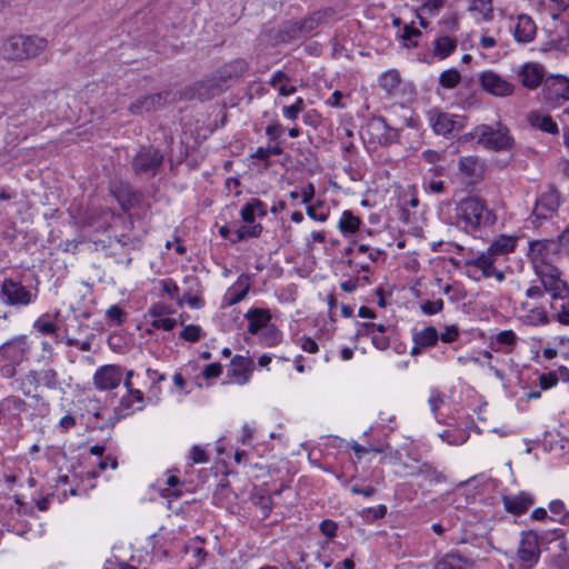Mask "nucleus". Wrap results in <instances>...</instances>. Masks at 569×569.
Segmentation results:
<instances>
[{"mask_svg":"<svg viewBox=\"0 0 569 569\" xmlns=\"http://www.w3.org/2000/svg\"><path fill=\"white\" fill-rule=\"evenodd\" d=\"M559 243L553 240H535L529 244V259L535 272L552 299H565L569 296V287L560 278V271L553 264L558 253Z\"/></svg>","mask_w":569,"mask_h":569,"instance_id":"nucleus-1","label":"nucleus"},{"mask_svg":"<svg viewBox=\"0 0 569 569\" xmlns=\"http://www.w3.org/2000/svg\"><path fill=\"white\" fill-rule=\"evenodd\" d=\"M47 46L42 37L12 34L0 42V56L9 61H27L37 58Z\"/></svg>","mask_w":569,"mask_h":569,"instance_id":"nucleus-2","label":"nucleus"},{"mask_svg":"<svg viewBox=\"0 0 569 569\" xmlns=\"http://www.w3.org/2000/svg\"><path fill=\"white\" fill-rule=\"evenodd\" d=\"M456 214L459 221L470 229L493 224L496 221V216L487 208L485 201L476 197L461 200L456 208Z\"/></svg>","mask_w":569,"mask_h":569,"instance_id":"nucleus-3","label":"nucleus"},{"mask_svg":"<svg viewBox=\"0 0 569 569\" xmlns=\"http://www.w3.org/2000/svg\"><path fill=\"white\" fill-rule=\"evenodd\" d=\"M476 139L479 144L495 151H508L515 146V140L506 127L492 128L487 124L477 126L471 132L462 137L463 141Z\"/></svg>","mask_w":569,"mask_h":569,"instance_id":"nucleus-4","label":"nucleus"},{"mask_svg":"<svg viewBox=\"0 0 569 569\" xmlns=\"http://www.w3.org/2000/svg\"><path fill=\"white\" fill-rule=\"evenodd\" d=\"M428 119L433 131L443 137L457 133L466 127L465 117L438 110L429 111Z\"/></svg>","mask_w":569,"mask_h":569,"instance_id":"nucleus-5","label":"nucleus"},{"mask_svg":"<svg viewBox=\"0 0 569 569\" xmlns=\"http://www.w3.org/2000/svg\"><path fill=\"white\" fill-rule=\"evenodd\" d=\"M0 297L6 305L18 307L28 306L36 299L34 293L12 279L3 280L0 287Z\"/></svg>","mask_w":569,"mask_h":569,"instance_id":"nucleus-6","label":"nucleus"},{"mask_svg":"<svg viewBox=\"0 0 569 569\" xmlns=\"http://www.w3.org/2000/svg\"><path fill=\"white\" fill-rule=\"evenodd\" d=\"M543 98L550 107H558L569 101V78L550 77L543 84Z\"/></svg>","mask_w":569,"mask_h":569,"instance_id":"nucleus-7","label":"nucleus"},{"mask_svg":"<svg viewBox=\"0 0 569 569\" xmlns=\"http://www.w3.org/2000/svg\"><path fill=\"white\" fill-rule=\"evenodd\" d=\"M173 100V94L170 91L147 94L139 97L133 101L128 110L132 114H143L146 112L158 110L164 107L169 101Z\"/></svg>","mask_w":569,"mask_h":569,"instance_id":"nucleus-8","label":"nucleus"},{"mask_svg":"<svg viewBox=\"0 0 569 569\" xmlns=\"http://www.w3.org/2000/svg\"><path fill=\"white\" fill-rule=\"evenodd\" d=\"M123 379V372L119 366L106 365L93 375V385L98 390L107 391L117 388Z\"/></svg>","mask_w":569,"mask_h":569,"instance_id":"nucleus-9","label":"nucleus"},{"mask_svg":"<svg viewBox=\"0 0 569 569\" xmlns=\"http://www.w3.org/2000/svg\"><path fill=\"white\" fill-rule=\"evenodd\" d=\"M162 161V156L153 148H142L133 160V169L138 174L154 176Z\"/></svg>","mask_w":569,"mask_h":569,"instance_id":"nucleus-10","label":"nucleus"},{"mask_svg":"<svg viewBox=\"0 0 569 569\" xmlns=\"http://www.w3.org/2000/svg\"><path fill=\"white\" fill-rule=\"evenodd\" d=\"M517 557L523 568H531L539 557L538 538L535 533H525L521 538Z\"/></svg>","mask_w":569,"mask_h":569,"instance_id":"nucleus-11","label":"nucleus"},{"mask_svg":"<svg viewBox=\"0 0 569 569\" xmlns=\"http://www.w3.org/2000/svg\"><path fill=\"white\" fill-rule=\"evenodd\" d=\"M480 83L485 91L496 97H508L513 92V86L492 71L482 72Z\"/></svg>","mask_w":569,"mask_h":569,"instance_id":"nucleus-12","label":"nucleus"},{"mask_svg":"<svg viewBox=\"0 0 569 569\" xmlns=\"http://www.w3.org/2000/svg\"><path fill=\"white\" fill-rule=\"evenodd\" d=\"M560 206V194L557 190L550 189L543 192L536 202L533 214L537 218L546 219L553 214Z\"/></svg>","mask_w":569,"mask_h":569,"instance_id":"nucleus-13","label":"nucleus"},{"mask_svg":"<svg viewBox=\"0 0 569 569\" xmlns=\"http://www.w3.org/2000/svg\"><path fill=\"white\" fill-rule=\"evenodd\" d=\"M171 313V308L166 303L158 302L153 305L149 309V315L152 318L151 326L156 329H162L164 331L172 330L176 327L177 321L169 317Z\"/></svg>","mask_w":569,"mask_h":569,"instance_id":"nucleus-14","label":"nucleus"},{"mask_svg":"<svg viewBox=\"0 0 569 569\" xmlns=\"http://www.w3.org/2000/svg\"><path fill=\"white\" fill-rule=\"evenodd\" d=\"M545 77V70L542 66L528 62L525 63L519 71V79L523 87L527 89L533 90L538 88Z\"/></svg>","mask_w":569,"mask_h":569,"instance_id":"nucleus-15","label":"nucleus"},{"mask_svg":"<svg viewBox=\"0 0 569 569\" xmlns=\"http://www.w3.org/2000/svg\"><path fill=\"white\" fill-rule=\"evenodd\" d=\"M519 312V318L528 326H542L549 322L547 312L541 307H531L528 302H522Z\"/></svg>","mask_w":569,"mask_h":569,"instance_id":"nucleus-16","label":"nucleus"},{"mask_svg":"<svg viewBox=\"0 0 569 569\" xmlns=\"http://www.w3.org/2000/svg\"><path fill=\"white\" fill-rule=\"evenodd\" d=\"M459 171L470 179H479L485 173V162L473 156L462 157L458 162Z\"/></svg>","mask_w":569,"mask_h":569,"instance_id":"nucleus-17","label":"nucleus"},{"mask_svg":"<svg viewBox=\"0 0 569 569\" xmlns=\"http://www.w3.org/2000/svg\"><path fill=\"white\" fill-rule=\"evenodd\" d=\"M536 24L529 16L520 14L515 28V38L518 42L527 43L536 36Z\"/></svg>","mask_w":569,"mask_h":569,"instance_id":"nucleus-18","label":"nucleus"},{"mask_svg":"<svg viewBox=\"0 0 569 569\" xmlns=\"http://www.w3.org/2000/svg\"><path fill=\"white\" fill-rule=\"evenodd\" d=\"M528 121L533 128L545 131L547 133H559L558 124L552 120V118L549 114L542 113L540 111H532L528 114Z\"/></svg>","mask_w":569,"mask_h":569,"instance_id":"nucleus-19","label":"nucleus"},{"mask_svg":"<svg viewBox=\"0 0 569 569\" xmlns=\"http://www.w3.org/2000/svg\"><path fill=\"white\" fill-rule=\"evenodd\" d=\"M249 320L248 331L252 335L262 331L269 326L271 316L268 310L254 309L247 313Z\"/></svg>","mask_w":569,"mask_h":569,"instance_id":"nucleus-20","label":"nucleus"},{"mask_svg":"<svg viewBox=\"0 0 569 569\" xmlns=\"http://www.w3.org/2000/svg\"><path fill=\"white\" fill-rule=\"evenodd\" d=\"M269 84L278 90L280 96H289L296 92V87L291 83L290 77L284 73L283 71H276L270 81Z\"/></svg>","mask_w":569,"mask_h":569,"instance_id":"nucleus-21","label":"nucleus"},{"mask_svg":"<svg viewBox=\"0 0 569 569\" xmlns=\"http://www.w3.org/2000/svg\"><path fill=\"white\" fill-rule=\"evenodd\" d=\"M503 501L506 509L515 515L525 512L533 503V499L526 493H520L515 497H506Z\"/></svg>","mask_w":569,"mask_h":569,"instance_id":"nucleus-22","label":"nucleus"},{"mask_svg":"<svg viewBox=\"0 0 569 569\" xmlns=\"http://www.w3.org/2000/svg\"><path fill=\"white\" fill-rule=\"evenodd\" d=\"M493 262L495 256L488 250L487 252H482L479 257L467 261V266L476 267L482 271L486 278H489L493 273Z\"/></svg>","mask_w":569,"mask_h":569,"instance_id":"nucleus-23","label":"nucleus"},{"mask_svg":"<svg viewBox=\"0 0 569 569\" xmlns=\"http://www.w3.org/2000/svg\"><path fill=\"white\" fill-rule=\"evenodd\" d=\"M457 48V41L448 36L439 37L435 40L433 54L439 59H446Z\"/></svg>","mask_w":569,"mask_h":569,"instance_id":"nucleus-24","label":"nucleus"},{"mask_svg":"<svg viewBox=\"0 0 569 569\" xmlns=\"http://www.w3.org/2000/svg\"><path fill=\"white\" fill-rule=\"evenodd\" d=\"M439 340V333L435 327H427L413 335V343L430 348L436 346Z\"/></svg>","mask_w":569,"mask_h":569,"instance_id":"nucleus-25","label":"nucleus"},{"mask_svg":"<svg viewBox=\"0 0 569 569\" xmlns=\"http://www.w3.org/2000/svg\"><path fill=\"white\" fill-rule=\"evenodd\" d=\"M517 239L511 236H500L488 249L495 257L506 254L515 250Z\"/></svg>","mask_w":569,"mask_h":569,"instance_id":"nucleus-26","label":"nucleus"},{"mask_svg":"<svg viewBox=\"0 0 569 569\" xmlns=\"http://www.w3.org/2000/svg\"><path fill=\"white\" fill-rule=\"evenodd\" d=\"M266 216L264 204L259 199H252L241 210V218L243 221L251 223L254 218Z\"/></svg>","mask_w":569,"mask_h":569,"instance_id":"nucleus-27","label":"nucleus"},{"mask_svg":"<svg viewBox=\"0 0 569 569\" xmlns=\"http://www.w3.org/2000/svg\"><path fill=\"white\" fill-rule=\"evenodd\" d=\"M222 84L218 83L216 79H208L196 84L197 96L201 100L209 99L222 90Z\"/></svg>","mask_w":569,"mask_h":569,"instance_id":"nucleus-28","label":"nucleus"},{"mask_svg":"<svg viewBox=\"0 0 569 569\" xmlns=\"http://www.w3.org/2000/svg\"><path fill=\"white\" fill-rule=\"evenodd\" d=\"M247 70V64L243 60H237L226 64L219 71V77L223 80L239 78Z\"/></svg>","mask_w":569,"mask_h":569,"instance_id":"nucleus-29","label":"nucleus"},{"mask_svg":"<svg viewBox=\"0 0 569 569\" xmlns=\"http://www.w3.org/2000/svg\"><path fill=\"white\" fill-rule=\"evenodd\" d=\"M247 360L243 357L236 356L232 361V377L239 385H244L249 380V371L246 369Z\"/></svg>","mask_w":569,"mask_h":569,"instance_id":"nucleus-30","label":"nucleus"},{"mask_svg":"<svg viewBox=\"0 0 569 569\" xmlns=\"http://www.w3.org/2000/svg\"><path fill=\"white\" fill-rule=\"evenodd\" d=\"M372 127L377 130H383L385 132L379 138V141L383 144H391L399 139V131L389 127L383 119L377 120L372 123Z\"/></svg>","mask_w":569,"mask_h":569,"instance_id":"nucleus-31","label":"nucleus"},{"mask_svg":"<svg viewBox=\"0 0 569 569\" xmlns=\"http://www.w3.org/2000/svg\"><path fill=\"white\" fill-rule=\"evenodd\" d=\"M400 74L396 70H389L381 74L380 86L389 94L393 93L400 84Z\"/></svg>","mask_w":569,"mask_h":569,"instance_id":"nucleus-32","label":"nucleus"},{"mask_svg":"<svg viewBox=\"0 0 569 569\" xmlns=\"http://www.w3.org/2000/svg\"><path fill=\"white\" fill-rule=\"evenodd\" d=\"M360 226V219L350 211H345L339 220V229L342 233H355Z\"/></svg>","mask_w":569,"mask_h":569,"instance_id":"nucleus-33","label":"nucleus"},{"mask_svg":"<svg viewBox=\"0 0 569 569\" xmlns=\"http://www.w3.org/2000/svg\"><path fill=\"white\" fill-rule=\"evenodd\" d=\"M412 475L415 476H423L426 479H428L430 482H443L447 480L446 476L439 472L437 469H435L432 466L428 463H422L416 472Z\"/></svg>","mask_w":569,"mask_h":569,"instance_id":"nucleus-34","label":"nucleus"},{"mask_svg":"<svg viewBox=\"0 0 569 569\" xmlns=\"http://www.w3.org/2000/svg\"><path fill=\"white\" fill-rule=\"evenodd\" d=\"M460 73L456 69H448L441 72L439 83L446 89H452L459 84Z\"/></svg>","mask_w":569,"mask_h":569,"instance_id":"nucleus-35","label":"nucleus"},{"mask_svg":"<svg viewBox=\"0 0 569 569\" xmlns=\"http://www.w3.org/2000/svg\"><path fill=\"white\" fill-rule=\"evenodd\" d=\"M442 441L447 442L450 446H461L463 445L467 439L468 435L462 431H452V430H445L439 435Z\"/></svg>","mask_w":569,"mask_h":569,"instance_id":"nucleus-36","label":"nucleus"},{"mask_svg":"<svg viewBox=\"0 0 569 569\" xmlns=\"http://www.w3.org/2000/svg\"><path fill=\"white\" fill-rule=\"evenodd\" d=\"M40 385L37 371L30 372L21 381V390L27 397H36L32 391Z\"/></svg>","mask_w":569,"mask_h":569,"instance_id":"nucleus-37","label":"nucleus"},{"mask_svg":"<svg viewBox=\"0 0 569 569\" xmlns=\"http://www.w3.org/2000/svg\"><path fill=\"white\" fill-rule=\"evenodd\" d=\"M262 227L260 224H254L252 227H241L234 232V238L231 239L232 242L241 241L248 237L254 238L261 233Z\"/></svg>","mask_w":569,"mask_h":569,"instance_id":"nucleus-38","label":"nucleus"},{"mask_svg":"<svg viewBox=\"0 0 569 569\" xmlns=\"http://www.w3.org/2000/svg\"><path fill=\"white\" fill-rule=\"evenodd\" d=\"M470 10L478 12L483 19H490L492 13L491 0H472Z\"/></svg>","mask_w":569,"mask_h":569,"instance_id":"nucleus-39","label":"nucleus"},{"mask_svg":"<svg viewBox=\"0 0 569 569\" xmlns=\"http://www.w3.org/2000/svg\"><path fill=\"white\" fill-rule=\"evenodd\" d=\"M280 332L273 326H268L260 333L262 341L270 347L280 341Z\"/></svg>","mask_w":569,"mask_h":569,"instance_id":"nucleus-40","label":"nucleus"},{"mask_svg":"<svg viewBox=\"0 0 569 569\" xmlns=\"http://www.w3.org/2000/svg\"><path fill=\"white\" fill-rule=\"evenodd\" d=\"M442 0H422L417 16L421 17V13L435 14L442 7Z\"/></svg>","mask_w":569,"mask_h":569,"instance_id":"nucleus-41","label":"nucleus"},{"mask_svg":"<svg viewBox=\"0 0 569 569\" xmlns=\"http://www.w3.org/2000/svg\"><path fill=\"white\" fill-rule=\"evenodd\" d=\"M303 99L299 97L296 99L293 104L283 108V116L288 119L295 120L298 118V114L303 110Z\"/></svg>","mask_w":569,"mask_h":569,"instance_id":"nucleus-42","label":"nucleus"},{"mask_svg":"<svg viewBox=\"0 0 569 569\" xmlns=\"http://www.w3.org/2000/svg\"><path fill=\"white\" fill-rule=\"evenodd\" d=\"M33 327L42 335H56L58 331V326L56 323L43 320L42 318L36 320Z\"/></svg>","mask_w":569,"mask_h":569,"instance_id":"nucleus-43","label":"nucleus"},{"mask_svg":"<svg viewBox=\"0 0 569 569\" xmlns=\"http://www.w3.org/2000/svg\"><path fill=\"white\" fill-rule=\"evenodd\" d=\"M437 569H469L463 566L460 558L447 557L437 565Z\"/></svg>","mask_w":569,"mask_h":569,"instance_id":"nucleus-44","label":"nucleus"},{"mask_svg":"<svg viewBox=\"0 0 569 569\" xmlns=\"http://www.w3.org/2000/svg\"><path fill=\"white\" fill-rule=\"evenodd\" d=\"M11 349H18L24 352L28 349V342L26 337H17L3 345V350L10 352Z\"/></svg>","mask_w":569,"mask_h":569,"instance_id":"nucleus-45","label":"nucleus"},{"mask_svg":"<svg viewBox=\"0 0 569 569\" xmlns=\"http://www.w3.org/2000/svg\"><path fill=\"white\" fill-rule=\"evenodd\" d=\"M200 335L201 329L193 325L187 326L180 333L181 338L190 342H196L197 340H199Z\"/></svg>","mask_w":569,"mask_h":569,"instance_id":"nucleus-46","label":"nucleus"},{"mask_svg":"<svg viewBox=\"0 0 569 569\" xmlns=\"http://www.w3.org/2000/svg\"><path fill=\"white\" fill-rule=\"evenodd\" d=\"M40 385L53 387L56 385V372L52 369L37 371Z\"/></svg>","mask_w":569,"mask_h":569,"instance_id":"nucleus-47","label":"nucleus"},{"mask_svg":"<svg viewBox=\"0 0 569 569\" xmlns=\"http://www.w3.org/2000/svg\"><path fill=\"white\" fill-rule=\"evenodd\" d=\"M443 309V301L441 299L435 301H426L421 305V310L426 315H436Z\"/></svg>","mask_w":569,"mask_h":569,"instance_id":"nucleus-48","label":"nucleus"},{"mask_svg":"<svg viewBox=\"0 0 569 569\" xmlns=\"http://www.w3.org/2000/svg\"><path fill=\"white\" fill-rule=\"evenodd\" d=\"M458 337L459 329L455 325L446 327L445 331L441 335H439V339L446 343L456 341Z\"/></svg>","mask_w":569,"mask_h":569,"instance_id":"nucleus-49","label":"nucleus"},{"mask_svg":"<svg viewBox=\"0 0 569 569\" xmlns=\"http://www.w3.org/2000/svg\"><path fill=\"white\" fill-rule=\"evenodd\" d=\"M320 16L319 13H316L307 19H305L299 27V30L302 32H310L313 29H316L320 23Z\"/></svg>","mask_w":569,"mask_h":569,"instance_id":"nucleus-50","label":"nucleus"},{"mask_svg":"<svg viewBox=\"0 0 569 569\" xmlns=\"http://www.w3.org/2000/svg\"><path fill=\"white\" fill-rule=\"evenodd\" d=\"M321 532L329 538H332L337 535L338 525L332 520H323L320 525Z\"/></svg>","mask_w":569,"mask_h":569,"instance_id":"nucleus-51","label":"nucleus"},{"mask_svg":"<svg viewBox=\"0 0 569 569\" xmlns=\"http://www.w3.org/2000/svg\"><path fill=\"white\" fill-rule=\"evenodd\" d=\"M386 512H387L386 506L381 505L377 508H368V509L363 510L362 515L366 518L381 519L385 517Z\"/></svg>","mask_w":569,"mask_h":569,"instance_id":"nucleus-52","label":"nucleus"},{"mask_svg":"<svg viewBox=\"0 0 569 569\" xmlns=\"http://www.w3.org/2000/svg\"><path fill=\"white\" fill-rule=\"evenodd\" d=\"M539 381L542 389H549L557 385L558 377L556 373L549 372L540 376Z\"/></svg>","mask_w":569,"mask_h":569,"instance_id":"nucleus-53","label":"nucleus"},{"mask_svg":"<svg viewBox=\"0 0 569 569\" xmlns=\"http://www.w3.org/2000/svg\"><path fill=\"white\" fill-rule=\"evenodd\" d=\"M190 458L193 463H203L207 461V455L203 449L198 446L192 447Z\"/></svg>","mask_w":569,"mask_h":569,"instance_id":"nucleus-54","label":"nucleus"},{"mask_svg":"<svg viewBox=\"0 0 569 569\" xmlns=\"http://www.w3.org/2000/svg\"><path fill=\"white\" fill-rule=\"evenodd\" d=\"M497 341L503 345H513L516 341V335L511 330H503L498 333Z\"/></svg>","mask_w":569,"mask_h":569,"instance_id":"nucleus-55","label":"nucleus"},{"mask_svg":"<svg viewBox=\"0 0 569 569\" xmlns=\"http://www.w3.org/2000/svg\"><path fill=\"white\" fill-rule=\"evenodd\" d=\"M307 213L310 218L317 221H326L328 219V212L318 211V206H309L307 208Z\"/></svg>","mask_w":569,"mask_h":569,"instance_id":"nucleus-56","label":"nucleus"},{"mask_svg":"<svg viewBox=\"0 0 569 569\" xmlns=\"http://www.w3.org/2000/svg\"><path fill=\"white\" fill-rule=\"evenodd\" d=\"M107 316L110 320L116 321L117 323L122 322L123 311L118 306H111L107 310Z\"/></svg>","mask_w":569,"mask_h":569,"instance_id":"nucleus-57","label":"nucleus"},{"mask_svg":"<svg viewBox=\"0 0 569 569\" xmlns=\"http://www.w3.org/2000/svg\"><path fill=\"white\" fill-rule=\"evenodd\" d=\"M301 348L309 353H316L318 351L317 342L310 337H303L301 339Z\"/></svg>","mask_w":569,"mask_h":569,"instance_id":"nucleus-58","label":"nucleus"},{"mask_svg":"<svg viewBox=\"0 0 569 569\" xmlns=\"http://www.w3.org/2000/svg\"><path fill=\"white\" fill-rule=\"evenodd\" d=\"M221 366L219 363H210L204 368L203 376L207 379L216 378L221 373Z\"/></svg>","mask_w":569,"mask_h":569,"instance_id":"nucleus-59","label":"nucleus"},{"mask_svg":"<svg viewBox=\"0 0 569 569\" xmlns=\"http://www.w3.org/2000/svg\"><path fill=\"white\" fill-rule=\"evenodd\" d=\"M557 320L562 325H569V302L561 306L557 313Z\"/></svg>","mask_w":569,"mask_h":569,"instance_id":"nucleus-60","label":"nucleus"},{"mask_svg":"<svg viewBox=\"0 0 569 569\" xmlns=\"http://www.w3.org/2000/svg\"><path fill=\"white\" fill-rule=\"evenodd\" d=\"M420 34H421V32L418 29L412 28L410 26H406L405 29H403V34L401 36V38L403 40L411 41L413 38H417Z\"/></svg>","mask_w":569,"mask_h":569,"instance_id":"nucleus-61","label":"nucleus"},{"mask_svg":"<svg viewBox=\"0 0 569 569\" xmlns=\"http://www.w3.org/2000/svg\"><path fill=\"white\" fill-rule=\"evenodd\" d=\"M423 159L429 163H436L441 160V154L435 150H426L422 152Z\"/></svg>","mask_w":569,"mask_h":569,"instance_id":"nucleus-62","label":"nucleus"},{"mask_svg":"<svg viewBox=\"0 0 569 569\" xmlns=\"http://www.w3.org/2000/svg\"><path fill=\"white\" fill-rule=\"evenodd\" d=\"M315 196V188L312 183H308L302 190V202L309 203Z\"/></svg>","mask_w":569,"mask_h":569,"instance_id":"nucleus-63","label":"nucleus"},{"mask_svg":"<svg viewBox=\"0 0 569 569\" xmlns=\"http://www.w3.org/2000/svg\"><path fill=\"white\" fill-rule=\"evenodd\" d=\"M372 336V343L380 350H385L388 348L389 346V340L388 338L386 337H379L377 335H371Z\"/></svg>","mask_w":569,"mask_h":569,"instance_id":"nucleus-64","label":"nucleus"}]
</instances>
